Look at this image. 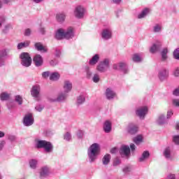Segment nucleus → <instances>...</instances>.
I'll use <instances>...</instances> for the list:
<instances>
[{
	"instance_id": "15",
	"label": "nucleus",
	"mask_w": 179,
	"mask_h": 179,
	"mask_svg": "<svg viewBox=\"0 0 179 179\" xmlns=\"http://www.w3.org/2000/svg\"><path fill=\"white\" fill-rule=\"evenodd\" d=\"M63 89H64V93H66V94L69 93V92L72 90V82L68 80H64Z\"/></svg>"
},
{
	"instance_id": "59",
	"label": "nucleus",
	"mask_w": 179,
	"mask_h": 179,
	"mask_svg": "<svg viewBox=\"0 0 179 179\" xmlns=\"http://www.w3.org/2000/svg\"><path fill=\"white\" fill-rule=\"evenodd\" d=\"M113 3H115L116 5H120L121 3L122 0H111Z\"/></svg>"
},
{
	"instance_id": "36",
	"label": "nucleus",
	"mask_w": 179,
	"mask_h": 179,
	"mask_svg": "<svg viewBox=\"0 0 179 179\" xmlns=\"http://www.w3.org/2000/svg\"><path fill=\"white\" fill-rule=\"evenodd\" d=\"M149 13V9L145 8L144 9L140 14H138V19H143L146 15Z\"/></svg>"
},
{
	"instance_id": "50",
	"label": "nucleus",
	"mask_w": 179,
	"mask_h": 179,
	"mask_svg": "<svg viewBox=\"0 0 179 179\" xmlns=\"http://www.w3.org/2000/svg\"><path fill=\"white\" fill-rule=\"evenodd\" d=\"M77 136L78 139H82L83 138V131L79 130L77 133Z\"/></svg>"
},
{
	"instance_id": "27",
	"label": "nucleus",
	"mask_w": 179,
	"mask_h": 179,
	"mask_svg": "<svg viewBox=\"0 0 179 179\" xmlns=\"http://www.w3.org/2000/svg\"><path fill=\"white\" fill-rule=\"evenodd\" d=\"M99 59H100V56L98 54L94 55L89 62L90 65H96L99 62Z\"/></svg>"
},
{
	"instance_id": "64",
	"label": "nucleus",
	"mask_w": 179,
	"mask_h": 179,
	"mask_svg": "<svg viewBox=\"0 0 179 179\" xmlns=\"http://www.w3.org/2000/svg\"><path fill=\"white\" fill-rule=\"evenodd\" d=\"M5 145V141L0 142V150H2L3 149V146Z\"/></svg>"
},
{
	"instance_id": "57",
	"label": "nucleus",
	"mask_w": 179,
	"mask_h": 179,
	"mask_svg": "<svg viewBox=\"0 0 179 179\" xmlns=\"http://www.w3.org/2000/svg\"><path fill=\"white\" fill-rule=\"evenodd\" d=\"M130 148L132 152H135V149H136V146H135V144L131 143L130 145Z\"/></svg>"
},
{
	"instance_id": "28",
	"label": "nucleus",
	"mask_w": 179,
	"mask_h": 179,
	"mask_svg": "<svg viewBox=\"0 0 179 179\" xmlns=\"http://www.w3.org/2000/svg\"><path fill=\"white\" fill-rule=\"evenodd\" d=\"M111 160V155L110 154H106L102 159V163L104 166H107L110 161Z\"/></svg>"
},
{
	"instance_id": "38",
	"label": "nucleus",
	"mask_w": 179,
	"mask_h": 179,
	"mask_svg": "<svg viewBox=\"0 0 179 179\" xmlns=\"http://www.w3.org/2000/svg\"><path fill=\"white\" fill-rule=\"evenodd\" d=\"M173 57L174 59L179 61V48H177L176 49L174 50L173 52Z\"/></svg>"
},
{
	"instance_id": "26",
	"label": "nucleus",
	"mask_w": 179,
	"mask_h": 179,
	"mask_svg": "<svg viewBox=\"0 0 179 179\" xmlns=\"http://www.w3.org/2000/svg\"><path fill=\"white\" fill-rule=\"evenodd\" d=\"M166 122V117H164V115H159L157 120V124L158 125H164Z\"/></svg>"
},
{
	"instance_id": "41",
	"label": "nucleus",
	"mask_w": 179,
	"mask_h": 179,
	"mask_svg": "<svg viewBox=\"0 0 179 179\" xmlns=\"http://www.w3.org/2000/svg\"><path fill=\"white\" fill-rule=\"evenodd\" d=\"M29 166L31 169H36L37 167V160L36 159H31L29 161Z\"/></svg>"
},
{
	"instance_id": "54",
	"label": "nucleus",
	"mask_w": 179,
	"mask_h": 179,
	"mask_svg": "<svg viewBox=\"0 0 179 179\" xmlns=\"http://www.w3.org/2000/svg\"><path fill=\"white\" fill-rule=\"evenodd\" d=\"M131 171V167L126 166L123 169V173H129Z\"/></svg>"
},
{
	"instance_id": "20",
	"label": "nucleus",
	"mask_w": 179,
	"mask_h": 179,
	"mask_svg": "<svg viewBox=\"0 0 179 179\" xmlns=\"http://www.w3.org/2000/svg\"><path fill=\"white\" fill-rule=\"evenodd\" d=\"M34 47L37 51H41V52H47L48 51L47 48L44 47L41 43H36Z\"/></svg>"
},
{
	"instance_id": "29",
	"label": "nucleus",
	"mask_w": 179,
	"mask_h": 179,
	"mask_svg": "<svg viewBox=\"0 0 179 179\" xmlns=\"http://www.w3.org/2000/svg\"><path fill=\"white\" fill-rule=\"evenodd\" d=\"M30 45V41H27L23 43H19L17 45V50H22V48H26Z\"/></svg>"
},
{
	"instance_id": "63",
	"label": "nucleus",
	"mask_w": 179,
	"mask_h": 179,
	"mask_svg": "<svg viewBox=\"0 0 179 179\" xmlns=\"http://www.w3.org/2000/svg\"><path fill=\"white\" fill-rule=\"evenodd\" d=\"M168 179H176V175L174 174H170L167 177Z\"/></svg>"
},
{
	"instance_id": "3",
	"label": "nucleus",
	"mask_w": 179,
	"mask_h": 179,
	"mask_svg": "<svg viewBox=\"0 0 179 179\" xmlns=\"http://www.w3.org/2000/svg\"><path fill=\"white\" fill-rule=\"evenodd\" d=\"M21 59V64L25 68H29L31 65V57L28 52H22L20 55Z\"/></svg>"
},
{
	"instance_id": "56",
	"label": "nucleus",
	"mask_w": 179,
	"mask_h": 179,
	"mask_svg": "<svg viewBox=\"0 0 179 179\" xmlns=\"http://www.w3.org/2000/svg\"><path fill=\"white\" fill-rule=\"evenodd\" d=\"M171 115H173V110H169L167 112L166 118H171Z\"/></svg>"
},
{
	"instance_id": "39",
	"label": "nucleus",
	"mask_w": 179,
	"mask_h": 179,
	"mask_svg": "<svg viewBox=\"0 0 179 179\" xmlns=\"http://www.w3.org/2000/svg\"><path fill=\"white\" fill-rule=\"evenodd\" d=\"M143 138L142 136H137L134 138V142L136 143V145H139L140 143H142Z\"/></svg>"
},
{
	"instance_id": "35",
	"label": "nucleus",
	"mask_w": 179,
	"mask_h": 179,
	"mask_svg": "<svg viewBox=\"0 0 179 179\" xmlns=\"http://www.w3.org/2000/svg\"><path fill=\"white\" fill-rule=\"evenodd\" d=\"M85 71L86 72L87 79H91L92 78V75H93V73H92V71H90V67L86 66L85 67Z\"/></svg>"
},
{
	"instance_id": "60",
	"label": "nucleus",
	"mask_w": 179,
	"mask_h": 179,
	"mask_svg": "<svg viewBox=\"0 0 179 179\" xmlns=\"http://www.w3.org/2000/svg\"><path fill=\"white\" fill-rule=\"evenodd\" d=\"M48 101H49L50 103H56L57 101H58L57 100V98H55V99L48 98Z\"/></svg>"
},
{
	"instance_id": "12",
	"label": "nucleus",
	"mask_w": 179,
	"mask_h": 179,
	"mask_svg": "<svg viewBox=\"0 0 179 179\" xmlns=\"http://www.w3.org/2000/svg\"><path fill=\"white\" fill-rule=\"evenodd\" d=\"M120 153L121 156L129 157V155H131V148H129V146L128 145H122L120 150Z\"/></svg>"
},
{
	"instance_id": "9",
	"label": "nucleus",
	"mask_w": 179,
	"mask_h": 179,
	"mask_svg": "<svg viewBox=\"0 0 179 179\" xmlns=\"http://www.w3.org/2000/svg\"><path fill=\"white\" fill-rule=\"evenodd\" d=\"M113 69H120L123 73H128V66H127V64L123 62L119 63V64H114Z\"/></svg>"
},
{
	"instance_id": "51",
	"label": "nucleus",
	"mask_w": 179,
	"mask_h": 179,
	"mask_svg": "<svg viewBox=\"0 0 179 179\" xmlns=\"http://www.w3.org/2000/svg\"><path fill=\"white\" fill-rule=\"evenodd\" d=\"M121 164V160L120 159L116 158L113 162V166H118Z\"/></svg>"
},
{
	"instance_id": "45",
	"label": "nucleus",
	"mask_w": 179,
	"mask_h": 179,
	"mask_svg": "<svg viewBox=\"0 0 179 179\" xmlns=\"http://www.w3.org/2000/svg\"><path fill=\"white\" fill-rule=\"evenodd\" d=\"M64 139L65 141H67V142H69V141H71V139H72V136L71 135V133L66 132V133L64 135Z\"/></svg>"
},
{
	"instance_id": "42",
	"label": "nucleus",
	"mask_w": 179,
	"mask_h": 179,
	"mask_svg": "<svg viewBox=\"0 0 179 179\" xmlns=\"http://www.w3.org/2000/svg\"><path fill=\"white\" fill-rule=\"evenodd\" d=\"M154 33H160L162 31V25L157 24L153 28Z\"/></svg>"
},
{
	"instance_id": "46",
	"label": "nucleus",
	"mask_w": 179,
	"mask_h": 179,
	"mask_svg": "<svg viewBox=\"0 0 179 179\" xmlns=\"http://www.w3.org/2000/svg\"><path fill=\"white\" fill-rule=\"evenodd\" d=\"M0 97H1V100H2V101H3L8 100V99H9V94L3 92L1 94Z\"/></svg>"
},
{
	"instance_id": "47",
	"label": "nucleus",
	"mask_w": 179,
	"mask_h": 179,
	"mask_svg": "<svg viewBox=\"0 0 179 179\" xmlns=\"http://www.w3.org/2000/svg\"><path fill=\"white\" fill-rule=\"evenodd\" d=\"M173 142H174L175 145H179V135L173 136Z\"/></svg>"
},
{
	"instance_id": "37",
	"label": "nucleus",
	"mask_w": 179,
	"mask_h": 179,
	"mask_svg": "<svg viewBox=\"0 0 179 179\" xmlns=\"http://www.w3.org/2000/svg\"><path fill=\"white\" fill-rule=\"evenodd\" d=\"M132 60L134 62H142V57L138 54H135L132 57Z\"/></svg>"
},
{
	"instance_id": "16",
	"label": "nucleus",
	"mask_w": 179,
	"mask_h": 179,
	"mask_svg": "<svg viewBox=\"0 0 179 179\" xmlns=\"http://www.w3.org/2000/svg\"><path fill=\"white\" fill-rule=\"evenodd\" d=\"M158 76L159 80H161V82H163V80H165V79H167V78H169V71L166 69H162L159 71Z\"/></svg>"
},
{
	"instance_id": "30",
	"label": "nucleus",
	"mask_w": 179,
	"mask_h": 179,
	"mask_svg": "<svg viewBox=\"0 0 179 179\" xmlns=\"http://www.w3.org/2000/svg\"><path fill=\"white\" fill-rule=\"evenodd\" d=\"M127 131L131 135H134V134H136V132H138V127L136 126L129 125L128 127Z\"/></svg>"
},
{
	"instance_id": "49",
	"label": "nucleus",
	"mask_w": 179,
	"mask_h": 179,
	"mask_svg": "<svg viewBox=\"0 0 179 179\" xmlns=\"http://www.w3.org/2000/svg\"><path fill=\"white\" fill-rule=\"evenodd\" d=\"M50 65L51 66H55V65H58V60L57 59H52L50 62Z\"/></svg>"
},
{
	"instance_id": "10",
	"label": "nucleus",
	"mask_w": 179,
	"mask_h": 179,
	"mask_svg": "<svg viewBox=\"0 0 179 179\" xmlns=\"http://www.w3.org/2000/svg\"><path fill=\"white\" fill-rule=\"evenodd\" d=\"M148 114V107L143 106L139 108L136 110V115L141 118V120H143L145 118V115Z\"/></svg>"
},
{
	"instance_id": "13",
	"label": "nucleus",
	"mask_w": 179,
	"mask_h": 179,
	"mask_svg": "<svg viewBox=\"0 0 179 179\" xmlns=\"http://www.w3.org/2000/svg\"><path fill=\"white\" fill-rule=\"evenodd\" d=\"M75 37V33H73V28L69 27L66 31H64V38L69 40L70 38H73Z\"/></svg>"
},
{
	"instance_id": "31",
	"label": "nucleus",
	"mask_w": 179,
	"mask_h": 179,
	"mask_svg": "<svg viewBox=\"0 0 179 179\" xmlns=\"http://www.w3.org/2000/svg\"><path fill=\"white\" fill-rule=\"evenodd\" d=\"M86 101V97L84 95H80L77 97V105L80 106V104H83Z\"/></svg>"
},
{
	"instance_id": "40",
	"label": "nucleus",
	"mask_w": 179,
	"mask_h": 179,
	"mask_svg": "<svg viewBox=\"0 0 179 179\" xmlns=\"http://www.w3.org/2000/svg\"><path fill=\"white\" fill-rule=\"evenodd\" d=\"M15 101H16V103H18L20 106H22V104H23V99L20 95H16L15 97Z\"/></svg>"
},
{
	"instance_id": "48",
	"label": "nucleus",
	"mask_w": 179,
	"mask_h": 179,
	"mask_svg": "<svg viewBox=\"0 0 179 179\" xmlns=\"http://www.w3.org/2000/svg\"><path fill=\"white\" fill-rule=\"evenodd\" d=\"M51 73L50 71H44L42 73V76L44 78V79H47L49 76H50Z\"/></svg>"
},
{
	"instance_id": "2",
	"label": "nucleus",
	"mask_w": 179,
	"mask_h": 179,
	"mask_svg": "<svg viewBox=\"0 0 179 179\" xmlns=\"http://www.w3.org/2000/svg\"><path fill=\"white\" fill-rule=\"evenodd\" d=\"M35 146L37 149H44L46 153H52L54 150L52 143L45 140L35 139Z\"/></svg>"
},
{
	"instance_id": "11",
	"label": "nucleus",
	"mask_w": 179,
	"mask_h": 179,
	"mask_svg": "<svg viewBox=\"0 0 179 179\" xmlns=\"http://www.w3.org/2000/svg\"><path fill=\"white\" fill-rule=\"evenodd\" d=\"M34 64L37 67L43 66V64H44V59L41 55H36L33 58Z\"/></svg>"
},
{
	"instance_id": "55",
	"label": "nucleus",
	"mask_w": 179,
	"mask_h": 179,
	"mask_svg": "<svg viewBox=\"0 0 179 179\" xmlns=\"http://www.w3.org/2000/svg\"><path fill=\"white\" fill-rule=\"evenodd\" d=\"M31 34V30L30 29H27L25 30L24 36H30Z\"/></svg>"
},
{
	"instance_id": "53",
	"label": "nucleus",
	"mask_w": 179,
	"mask_h": 179,
	"mask_svg": "<svg viewBox=\"0 0 179 179\" xmlns=\"http://www.w3.org/2000/svg\"><path fill=\"white\" fill-rule=\"evenodd\" d=\"M174 76L178 77L179 76V66L176 68L173 72Z\"/></svg>"
},
{
	"instance_id": "32",
	"label": "nucleus",
	"mask_w": 179,
	"mask_h": 179,
	"mask_svg": "<svg viewBox=\"0 0 179 179\" xmlns=\"http://www.w3.org/2000/svg\"><path fill=\"white\" fill-rule=\"evenodd\" d=\"M164 156L166 159H170V157H171V149H170V147H168L164 150Z\"/></svg>"
},
{
	"instance_id": "25",
	"label": "nucleus",
	"mask_w": 179,
	"mask_h": 179,
	"mask_svg": "<svg viewBox=\"0 0 179 179\" xmlns=\"http://www.w3.org/2000/svg\"><path fill=\"white\" fill-rule=\"evenodd\" d=\"M66 17V16L64 13H60L56 15V20L59 23H64Z\"/></svg>"
},
{
	"instance_id": "61",
	"label": "nucleus",
	"mask_w": 179,
	"mask_h": 179,
	"mask_svg": "<svg viewBox=\"0 0 179 179\" xmlns=\"http://www.w3.org/2000/svg\"><path fill=\"white\" fill-rule=\"evenodd\" d=\"M55 57H61V51L60 50H56Z\"/></svg>"
},
{
	"instance_id": "6",
	"label": "nucleus",
	"mask_w": 179,
	"mask_h": 179,
	"mask_svg": "<svg viewBox=\"0 0 179 179\" xmlns=\"http://www.w3.org/2000/svg\"><path fill=\"white\" fill-rule=\"evenodd\" d=\"M40 92H41V87L38 85H34L31 89V95L36 99V101H40Z\"/></svg>"
},
{
	"instance_id": "7",
	"label": "nucleus",
	"mask_w": 179,
	"mask_h": 179,
	"mask_svg": "<svg viewBox=\"0 0 179 179\" xmlns=\"http://www.w3.org/2000/svg\"><path fill=\"white\" fill-rule=\"evenodd\" d=\"M23 124L24 127H31V125L34 124V117H33L32 113H28L24 115Z\"/></svg>"
},
{
	"instance_id": "5",
	"label": "nucleus",
	"mask_w": 179,
	"mask_h": 179,
	"mask_svg": "<svg viewBox=\"0 0 179 179\" xmlns=\"http://www.w3.org/2000/svg\"><path fill=\"white\" fill-rule=\"evenodd\" d=\"M85 13H86V9L82 6H77L74 10V16L77 17V19H83L85 16Z\"/></svg>"
},
{
	"instance_id": "44",
	"label": "nucleus",
	"mask_w": 179,
	"mask_h": 179,
	"mask_svg": "<svg viewBox=\"0 0 179 179\" xmlns=\"http://www.w3.org/2000/svg\"><path fill=\"white\" fill-rule=\"evenodd\" d=\"M92 81L94 83H99V82H100V76H99L97 73L94 74V76L92 77Z\"/></svg>"
},
{
	"instance_id": "33",
	"label": "nucleus",
	"mask_w": 179,
	"mask_h": 179,
	"mask_svg": "<svg viewBox=\"0 0 179 179\" xmlns=\"http://www.w3.org/2000/svg\"><path fill=\"white\" fill-rule=\"evenodd\" d=\"M67 94L66 93L64 92V93H61L58 95L57 100L58 102H61V101H64V100H65L67 97Z\"/></svg>"
},
{
	"instance_id": "43",
	"label": "nucleus",
	"mask_w": 179,
	"mask_h": 179,
	"mask_svg": "<svg viewBox=\"0 0 179 179\" xmlns=\"http://www.w3.org/2000/svg\"><path fill=\"white\" fill-rule=\"evenodd\" d=\"M44 105L43 104H38L35 106L36 111H38V113H41L43 110H44Z\"/></svg>"
},
{
	"instance_id": "21",
	"label": "nucleus",
	"mask_w": 179,
	"mask_h": 179,
	"mask_svg": "<svg viewBox=\"0 0 179 179\" xmlns=\"http://www.w3.org/2000/svg\"><path fill=\"white\" fill-rule=\"evenodd\" d=\"M62 38H64V31L62 29H59L57 31L55 34V39L62 40Z\"/></svg>"
},
{
	"instance_id": "18",
	"label": "nucleus",
	"mask_w": 179,
	"mask_h": 179,
	"mask_svg": "<svg viewBox=\"0 0 179 179\" xmlns=\"http://www.w3.org/2000/svg\"><path fill=\"white\" fill-rule=\"evenodd\" d=\"M50 174V169L48 166H43L41 169L40 177L41 178H45Z\"/></svg>"
},
{
	"instance_id": "4",
	"label": "nucleus",
	"mask_w": 179,
	"mask_h": 179,
	"mask_svg": "<svg viewBox=\"0 0 179 179\" xmlns=\"http://www.w3.org/2000/svg\"><path fill=\"white\" fill-rule=\"evenodd\" d=\"M110 68V60L108 59H105L100 62L99 65L96 66V70L101 73L106 72V71Z\"/></svg>"
},
{
	"instance_id": "14",
	"label": "nucleus",
	"mask_w": 179,
	"mask_h": 179,
	"mask_svg": "<svg viewBox=\"0 0 179 179\" xmlns=\"http://www.w3.org/2000/svg\"><path fill=\"white\" fill-rule=\"evenodd\" d=\"M162 48V42L157 41L156 43H154L150 49V52L152 54H155V52H157V51H160Z\"/></svg>"
},
{
	"instance_id": "34",
	"label": "nucleus",
	"mask_w": 179,
	"mask_h": 179,
	"mask_svg": "<svg viewBox=\"0 0 179 179\" xmlns=\"http://www.w3.org/2000/svg\"><path fill=\"white\" fill-rule=\"evenodd\" d=\"M167 52H169L167 48H164V50H162V51L161 52L162 61L164 62L166 61V59H167Z\"/></svg>"
},
{
	"instance_id": "19",
	"label": "nucleus",
	"mask_w": 179,
	"mask_h": 179,
	"mask_svg": "<svg viewBox=\"0 0 179 179\" xmlns=\"http://www.w3.org/2000/svg\"><path fill=\"white\" fill-rule=\"evenodd\" d=\"M103 131L106 134H110L111 132V122L106 120L103 123Z\"/></svg>"
},
{
	"instance_id": "23",
	"label": "nucleus",
	"mask_w": 179,
	"mask_h": 179,
	"mask_svg": "<svg viewBox=\"0 0 179 179\" xmlns=\"http://www.w3.org/2000/svg\"><path fill=\"white\" fill-rule=\"evenodd\" d=\"M8 55V51L6 50H2L0 53V66H3L5 65V61L3 60V57H6Z\"/></svg>"
},
{
	"instance_id": "22",
	"label": "nucleus",
	"mask_w": 179,
	"mask_h": 179,
	"mask_svg": "<svg viewBox=\"0 0 179 179\" xmlns=\"http://www.w3.org/2000/svg\"><path fill=\"white\" fill-rule=\"evenodd\" d=\"M150 156V153H149V151H144L141 157L138 159V162L142 163L143 162H145V160H147V159H149Z\"/></svg>"
},
{
	"instance_id": "24",
	"label": "nucleus",
	"mask_w": 179,
	"mask_h": 179,
	"mask_svg": "<svg viewBox=\"0 0 179 179\" xmlns=\"http://www.w3.org/2000/svg\"><path fill=\"white\" fill-rule=\"evenodd\" d=\"M59 78H61V75L58 72H53L50 76V80H54L56 82L57 80H59Z\"/></svg>"
},
{
	"instance_id": "62",
	"label": "nucleus",
	"mask_w": 179,
	"mask_h": 179,
	"mask_svg": "<svg viewBox=\"0 0 179 179\" xmlns=\"http://www.w3.org/2000/svg\"><path fill=\"white\" fill-rule=\"evenodd\" d=\"M40 33H41V34H45V29L44 27H41L39 29Z\"/></svg>"
},
{
	"instance_id": "52",
	"label": "nucleus",
	"mask_w": 179,
	"mask_h": 179,
	"mask_svg": "<svg viewBox=\"0 0 179 179\" xmlns=\"http://www.w3.org/2000/svg\"><path fill=\"white\" fill-rule=\"evenodd\" d=\"M8 140H10V142H15V141H16V136L14 135H9Z\"/></svg>"
},
{
	"instance_id": "8",
	"label": "nucleus",
	"mask_w": 179,
	"mask_h": 179,
	"mask_svg": "<svg viewBox=\"0 0 179 179\" xmlns=\"http://www.w3.org/2000/svg\"><path fill=\"white\" fill-rule=\"evenodd\" d=\"M101 37L103 40H110L113 37V30L110 28H106L102 30Z\"/></svg>"
},
{
	"instance_id": "1",
	"label": "nucleus",
	"mask_w": 179,
	"mask_h": 179,
	"mask_svg": "<svg viewBox=\"0 0 179 179\" xmlns=\"http://www.w3.org/2000/svg\"><path fill=\"white\" fill-rule=\"evenodd\" d=\"M87 155L90 163L96 162L100 155V145L96 143L91 145L87 150Z\"/></svg>"
},
{
	"instance_id": "58",
	"label": "nucleus",
	"mask_w": 179,
	"mask_h": 179,
	"mask_svg": "<svg viewBox=\"0 0 179 179\" xmlns=\"http://www.w3.org/2000/svg\"><path fill=\"white\" fill-rule=\"evenodd\" d=\"M8 31H9V26L7 25L5 27V29L3 30V33L6 34V33H8Z\"/></svg>"
},
{
	"instance_id": "17",
	"label": "nucleus",
	"mask_w": 179,
	"mask_h": 179,
	"mask_svg": "<svg viewBox=\"0 0 179 179\" xmlns=\"http://www.w3.org/2000/svg\"><path fill=\"white\" fill-rule=\"evenodd\" d=\"M105 94L108 100H113L115 97V93L111 88H107Z\"/></svg>"
}]
</instances>
